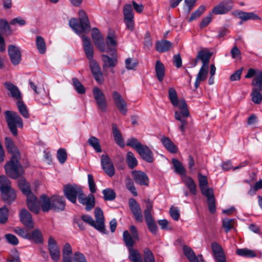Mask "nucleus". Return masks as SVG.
Listing matches in <instances>:
<instances>
[{"label": "nucleus", "mask_w": 262, "mask_h": 262, "mask_svg": "<svg viewBox=\"0 0 262 262\" xmlns=\"http://www.w3.org/2000/svg\"><path fill=\"white\" fill-rule=\"evenodd\" d=\"M5 145L8 152L12 155L10 161L5 165L6 172L9 177L16 179L24 173L23 168L18 161L20 157V154L10 138H5Z\"/></svg>", "instance_id": "1"}, {"label": "nucleus", "mask_w": 262, "mask_h": 262, "mask_svg": "<svg viewBox=\"0 0 262 262\" xmlns=\"http://www.w3.org/2000/svg\"><path fill=\"white\" fill-rule=\"evenodd\" d=\"M169 98L174 107H177L178 110L174 112L175 119L180 122L179 129L182 135H184L188 126L187 118L190 116L187 105L183 99L179 100L176 90L173 88L168 90Z\"/></svg>", "instance_id": "2"}, {"label": "nucleus", "mask_w": 262, "mask_h": 262, "mask_svg": "<svg viewBox=\"0 0 262 262\" xmlns=\"http://www.w3.org/2000/svg\"><path fill=\"white\" fill-rule=\"evenodd\" d=\"M80 24L76 18H72L69 21L70 27L78 35L83 32H88L90 30V25L85 12L83 10L79 11Z\"/></svg>", "instance_id": "3"}, {"label": "nucleus", "mask_w": 262, "mask_h": 262, "mask_svg": "<svg viewBox=\"0 0 262 262\" xmlns=\"http://www.w3.org/2000/svg\"><path fill=\"white\" fill-rule=\"evenodd\" d=\"M0 191L3 200L10 204L16 198L14 190L11 187V182L5 176H0Z\"/></svg>", "instance_id": "4"}, {"label": "nucleus", "mask_w": 262, "mask_h": 262, "mask_svg": "<svg viewBox=\"0 0 262 262\" xmlns=\"http://www.w3.org/2000/svg\"><path fill=\"white\" fill-rule=\"evenodd\" d=\"M5 116L11 133L13 135L16 136L17 135V127H23V122L21 118L17 113L9 111L5 112Z\"/></svg>", "instance_id": "5"}, {"label": "nucleus", "mask_w": 262, "mask_h": 262, "mask_svg": "<svg viewBox=\"0 0 262 262\" xmlns=\"http://www.w3.org/2000/svg\"><path fill=\"white\" fill-rule=\"evenodd\" d=\"M128 251V258L132 262H143L141 255L137 250L131 248ZM143 253L144 262H155L154 255L148 248H145Z\"/></svg>", "instance_id": "6"}, {"label": "nucleus", "mask_w": 262, "mask_h": 262, "mask_svg": "<svg viewBox=\"0 0 262 262\" xmlns=\"http://www.w3.org/2000/svg\"><path fill=\"white\" fill-rule=\"evenodd\" d=\"M63 192L66 198L72 203L75 204L77 201V198L82 192V189L76 185L67 184L63 187Z\"/></svg>", "instance_id": "7"}, {"label": "nucleus", "mask_w": 262, "mask_h": 262, "mask_svg": "<svg viewBox=\"0 0 262 262\" xmlns=\"http://www.w3.org/2000/svg\"><path fill=\"white\" fill-rule=\"evenodd\" d=\"M233 7L231 0H224L221 2L212 10V13L215 15H221L227 13Z\"/></svg>", "instance_id": "8"}, {"label": "nucleus", "mask_w": 262, "mask_h": 262, "mask_svg": "<svg viewBox=\"0 0 262 262\" xmlns=\"http://www.w3.org/2000/svg\"><path fill=\"white\" fill-rule=\"evenodd\" d=\"M93 94L99 109L102 112L106 111L107 104L103 92L98 87H94L93 89Z\"/></svg>", "instance_id": "9"}, {"label": "nucleus", "mask_w": 262, "mask_h": 262, "mask_svg": "<svg viewBox=\"0 0 262 262\" xmlns=\"http://www.w3.org/2000/svg\"><path fill=\"white\" fill-rule=\"evenodd\" d=\"M48 249L52 259L56 262L60 256V251L56 241L52 236H50L48 239Z\"/></svg>", "instance_id": "10"}, {"label": "nucleus", "mask_w": 262, "mask_h": 262, "mask_svg": "<svg viewBox=\"0 0 262 262\" xmlns=\"http://www.w3.org/2000/svg\"><path fill=\"white\" fill-rule=\"evenodd\" d=\"M112 98L118 110L122 114L125 115L127 111V104L120 94L116 91H113L112 93Z\"/></svg>", "instance_id": "11"}, {"label": "nucleus", "mask_w": 262, "mask_h": 262, "mask_svg": "<svg viewBox=\"0 0 262 262\" xmlns=\"http://www.w3.org/2000/svg\"><path fill=\"white\" fill-rule=\"evenodd\" d=\"M92 37L94 43L97 48L101 52L105 51V44L104 39L99 30L96 28H94L92 30Z\"/></svg>", "instance_id": "12"}, {"label": "nucleus", "mask_w": 262, "mask_h": 262, "mask_svg": "<svg viewBox=\"0 0 262 262\" xmlns=\"http://www.w3.org/2000/svg\"><path fill=\"white\" fill-rule=\"evenodd\" d=\"M101 164L103 170L110 177L115 174V167L111 159L106 155L101 156Z\"/></svg>", "instance_id": "13"}, {"label": "nucleus", "mask_w": 262, "mask_h": 262, "mask_svg": "<svg viewBox=\"0 0 262 262\" xmlns=\"http://www.w3.org/2000/svg\"><path fill=\"white\" fill-rule=\"evenodd\" d=\"M129 206L136 221L142 222L143 218L141 207L134 199H129Z\"/></svg>", "instance_id": "14"}, {"label": "nucleus", "mask_w": 262, "mask_h": 262, "mask_svg": "<svg viewBox=\"0 0 262 262\" xmlns=\"http://www.w3.org/2000/svg\"><path fill=\"white\" fill-rule=\"evenodd\" d=\"M95 217L96 219V230L102 233H106L104 223V216L102 210L100 208L95 209Z\"/></svg>", "instance_id": "15"}, {"label": "nucleus", "mask_w": 262, "mask_h": 262, "mask_svg": "<svg viewBox=\"0 0 262 262\" xmlns=\"http://www.w3.org/2000/svg\"><path fill=\"white\" fill-rule=\"evenodd\" d=\"M8 51L12 63L14 65L19 63L21 59L19 49L14 45H10L8 47Z\"/></svg>", "instance_id": "16"}, {"label": "nucleus", "mask_w": 262, "mask_h": 262, "mask_svg": "<svg viewBox=\"0 0 262 262\" xmlns=\"http://www.w3.org/2000/svg\"><path fill=\"white\" fill-rule=\"evenodd\" d=\"M78 200L81 204L85 206V209L88 211L92 210L95 206V198L92 194L85 196L82 192L79 195Z\"/></svg>", "instance_id": "17"}, {"label": "nucleus", "mask_w": 262, "mask_h": 262, "mask_svg": "<svg viewBox=\"0 0 262 262\" xmlns=\"http://www.w3.org/2000/svg\"><path fill=\"white\" fill-rule=\"evenodd\" d=\"M132 177L135 182L140 185L148 186L149 179L146 174L140 170H133L132 172Z\"/></svg>", "instance_id": "18"}, {"label": "nucleus", "mask_w": 262, "mask_h": 262, "mask_svg": "<svg viewBox=\"0 0 262 262\" xmlns=\"http://www.w3.org/2000/svg\"><path fill=\"white\" fill-rule=\"evenodd\" d=\"M19 218L21 222L27 227L33 229L34 223L32 215L26 209L21 210L19 213Z\"/></svg>", "instance_id": "19"}, {"label": "nucleus", "mask_w": 262, "mask_h": 262, "mask_svg": "<svg viewBox=\"0 0 262 262\" xmlns=\"http://www.w3.org/2000/svg\"><path fill=\"white\" fill-rule=\"evenodd\" d=\"M52 210L56 212L63 211L65 208V200L62 196L51 197Z\"/></svg>", "instance_id": "20"}, {"label": "nucleus", "mask_w": 262, "mask_h": 262, "mask_svg": "<svg viewBox=\"0 0 262 262\" xmlns=\"http://www.w3.org/2000/svg\"><path fill=\"white\" fill-rule=\"evenodd\" d=\"M137 152L141 156V157L145 161L151 163L154 161V154L149 148L146 145H142L137 150Z\"/></svg>", "instance_id": "21"}, {"label": "nucleus", "mask_w": 262, "mask_h": 262, "mask_svg": "<svg viewBox=\"0 0 262 262\" xmlns=\"http://www.w3.org/2000/svg\"><path fill=\"white\" fill-rule=\"evenodd\" d=\"M27 204L28 207L32 212L37 214L39 212V201L32 193L27 196Z\"/></svg>", "instance_id": "22"}, {"label": "nucleus", "mask_w": 262, "mask_h": 262, "mask_svg": "<svg viewBox=\"0 0 262 262\" xmlns=\"http://www.w3.org/2000/svg\"><path fill=\"white\" fill-rule=\"evenodd\" d=\"M211 249L216 262H226L223 249L219 244L216 242L212 243Z\"/></svg>", "instance_id": "23"}, {"label": "nucleus", "mask_w": 262, "mask_h": 262, "mask_svg": "<svg viewBox=\"0 0 262 262\" xmlns=\"http://www.w3.org/2000/svg\"><path fill=\"white\" fill-rule=\"evenodd\" d=\"M83 47L86 57L91 60L93 58L94 49L90 38L85 35L82 36Z\"/></svg>", "instance_id": "24"}, {"label": "nucleus", "mask_w": 262, "mask_h": 262, "mask_svg": "<svg viewBox=\"0 0 262 262\" xmlns=\"http://www.w3.org/2000/svg\"><path fill=\"white\" fill-rule=\"evenodd\" d=\"M253 86L251 97L252 101L255 104H259L262 101V83L252 85Z\"/></svg>", "instance_id": "25"}, {"label": "nucleus", "mask_w": 262, "mask_h": 262, "mask_svg": "<svg viewBox=\"0 0 262 262\" xmlns=\"http://www.w3.org/2000/svg\"><path fill=\"white\" fill-rule=\"evenodd\" d=\"M255 76L252 81V85L262 83V71L258 69H250L248 70L245 78H250Z\"/></svg>", "instance_id": "26"}, {"label": "nucleus", "mask_w": 262, "mask_h": 262, "mask_svg": "<svg viewBox=\"0 0 262 262\" xmlns=\"http://www.w3.org/2000/svg\"><path fill=\"white\" fill-rule=\"evenodd\" d=\"M40 208L43 212L52 210L51 198H50L45 194L41 195L39 199V209Z\"/></svg>", "instance_id": "27"}, {"label": "nucleus", "mask_w": 262, "mask_h": 262, "mask_svg": "<svg viewBox=\"0 0 262 262\" xmlns=\"http://www.w3.org/2000/svg\"><path fill=\"white\" fill-rule=\"evenodd\" d=\"M160 141L164 147L169 152L171 153H176L178 151V148L173 143V142L168 137H162Z\"/></svg>", "instance_id": "28"}, {"label": "nucleus", "mask_w": 262, "mask_h": 262, "mask_svg": "<svg viewBox=\"0 0 262 262\" xmlns=\"http://www.w3.org/2000/svg\"><path fill=\"white\" fill-rule=\"evenodd\" d=\"M208 66H202L196 78L194 86L197 89L200 85V82L204 81L207 78V75L208 74Z\"/></svg>", "instance_id": "29"}, {"label": "nucleus", "mask_w": 262, "mask_h": 262, "mask_svg": "<svg viewBox=\"0 0 262 262\" xmlns=\"http://www.w3.org/2000/svg\"><path fill=\"white\" fill-rule=\"evenodd\" d=\"M234 14L243 21H247L249 19H260L259 16L253 12L237 11L235 12Z\"/></svg>", "instance_id": "30"}, {"label": "nucleus", "mask_w": 262, "mask_h": 262, "mask_svg": "<svg viewBox=\"0 0 262 262\" xmlns=\"http://www.w3.org/2000/svg\"><path fill=\"white\" fill-rule=\"evenodd\" d=\"M172 47V43L166 40H158L156 43V49L159 52L168 51Z\"/></svg>", "instance_id": "31"}, {"label": "nucleus", "mask_w": 262, "mask_h": 262, "mask_svg": "<svg viewBox=\"0 0 262 262\" xmlns=\"http://www.w3.org/2000/svg\"><path fill=\"white\" fill-rule=\"evenodd\" d=\"M28 240L33 241L36 244H40L43 242V237L41 231L38 229H35L30 232Z\"/></svg>", "instance_id": "32"}, {"label": "nucleus", "mask_w": 262, "mask_h": 262, "mask_svg": "<svg viewBox=\"0 0 262 262\" xmlns=\"http://www.w3.org/2000/svg\"><path fill=\"white\" fill-rule=\"evenodd\" d=\"M107 52L114 51L117 46L116 36L113 32H109L106 39Z\"/></svg>", "instance_id": "33"}, {"label": "nucleus", "mask_w": 262, "mask_h": 262, "mask_svg": "<svg viewBox=\"0 0 262 262\" xmlns=\"http://www.w3.org/2000/svg\"><path fill=\"white\" fill-rule=\"evenodd\" d=\"M155 70L157 77L160 82H162L165 76V67L159 60L156 61Z\"/></svg>", "instance_id": "34"}, {"label": "nucleus", "mask_w": 262, "mask_h": 262, "mask_svg": "<svg viewBox=\"0 0 262 262\" xmlns=\"http://www.w3.org/2000/svg\"><path fill=\"white\" fill-rule=\"evenodd\" d=\"M183 182L189 190L190 193L193 195L196 194V184L194 181L190 177H185L183 179Z\"/></svg>", "instance_id": "35"}, {"label": "nucleus", "mask_w": 262, "mask_h": 262, "mask_svg": "<svg viewBox=\"0 0 262 262\" xmlns=\"http://www.w3.org/2000/svg\"><path fill=\"white\" fill-rule=\"evenodd\" d=\"M5 85L7 89L10 91L12 97L18 100L20 98V92L15 85L9 82H6Z\"/></svg>", "instance_id": "36"}, {"label": "nucleus", "mask_w": 262, "mask_h": 262, "mask_svg": "<svg viewBox=\"0 0 262 262\" xmlns=\"http://www.w3.org/2000/svg\"><path fill=\"white\" fill-rule=\"evenodd\" d=\"M211 54L209 52L204 51H200L197 55V60H201L202 62V66H209V59Z\"/></svg>", "instance_id": "37"}, {"label": "nucleus", "mask_w": 262, "mask_h": 262, "mask_svg": "<svg viewBox=\"0 0 262 262\" xmlns=\"http://www.w3.org/2000/svg\"><path fill=\"white\" fill-rule=\"evenodd\" d=\"M113 134L116 143L120 147H124V142L120 131L115 124H113Z\"/></svg>", "instance_id": "38"}, {"label": "nucleus", "mask_w": 262, "mask_h": 262, "mask_svg": "<svg viewBox=\"0 0 262 262\" xmlns=\"http://www.w3.org/2000/svg\"><path fill=\"white\" fill-rule=\"evenodd\" d=\"M0 30L7 36L11 35L13 32L8 21L3 18L0 19Z\"/></svg>", "instance_id": "39"}, {"label": "nucleus", "mask_w": 262, "mask_h": 262, "mask_svg": "<svg viewBox=\"0 0 262 262\" xmlns=\"http://www.w3.org/2000/svg\"><path fill=\"white\" fill-rule=\"evenodd\" d=\"M146 208L144 211V214L145 220L146 222H147L154 220V219L151 213L152 210V204L150 201H149V200L146 201Z\"/></svg>", "instance_id": "40"}, {"label": "nucleus", "mask_w": 262, "mask_h": 262, "mask_svg": "<svg viewBox=\"0 0 262 262\" xmlns=\"http://www.w3.org/2000/svg\"><path fill=\"white\" fill-rule=\"evenodd\" d=\"M18 185L19 189L27 196H28V195H30V194H32L28 183L25 179H20L18 181Z\"/></svg>", "instance_id": "41"}, {"label": "nucleus", "mask_w": 262, "mask_h": 262, "mask_svg": "<svg viewBox=\"0 0 262 262\" xmlns=\"http://www.w3.org/2000/svg\"><path fill=\"white\" fill-rule=\"evenodd\" d=\"M172 163L174 168V171L182 176H185V169L182 164L177 159H173Z\"/></svg>", "instance_id": "42"}, {"label": "nucleus", "mask_w": 262, "mask_h": 262, "mask_svg": "<svg viewBox=\"0 0 262 262\" xmlns=\"http://www.w3.org/2000/svg\"><path fill=\"white\" fill-rule=\"evenodd\" d=\"M123 238L128 249L132 248L135 244V240L127 230H125L123 232Z\"/></svg>", "instance_id": "43"}, {"label": "nucleus", "mask_w": 262, "mask_h": 262, "mask_svg": "<svg viewBox=\"0 0 262 262\" xmlns=\"http://www.w3.org/2000/svg\"><path fill=\"white\" fill-rule=\"evenodd\" d=\"M102 60L104 62V67H114L117 62L116 57L111 58L105 54L102 55Z\"/></svg>", "instance_id": "44"}, {"label": "nucleus", "mask_w": 262, "mask_h": 262, "mask_svg": "<svg viewBox=\"0 0 262 262\" xmlns=\"http://www.w3.org/2000/svg\"><path fill=\"white\" fill-rule=\"evenodd\" d=\"M36 45L40 54H43L46 51V43L44 39L41 36H37L36 39Z\"/></svg>", "instance_id": "45"}, {"label": "nucleus", "mask_w": 262, "mask_h": 262, "mask_svg": "<svg viewBox=\"0 0 262 262\" xmlns=\"http://www.w3.org/2000/svg\"><path fill=\"white\" fill-rule=\"evenodd\" d=\"M124 19L134 18L133 7L130 4H125L123 9Z\"/></svg>", "instance_id": "46"}, {"label": "nucleus", "mask_w": 262, "mask_h": 262, "mask_svg": "<svg viewBox=\"0 0 262 262\" xmlns=\"http://www.w3.org/2000/svg\"><path fill=\"white\" fill-rule=\"evenodd\" d=\"M16 105L20 114L24 118L27 119L29 118L30 117V115L26 104L21 100H19L17 102Z\"/></svg>", "instance_id": "47"}, {"label": "nucleus", "mask_w": 262, "mask_h": 262, "mask_svg": "<svg viewBox=\"0 0 262 262\" xmlns=\"http://www.w3.org/2000/svg\"><path fill=\"white\" fill-rule=\"evenodd\" d=\"M236 253L239 256L246 257H254L256 256L254 251L247 248L238 249L236 250Z\"/></svg>", "instance_id": "48"}, {"label": "nucleus", "mask_w": 262, "mask_h": 262, "mask_svg": "<svg viewBox=\"0 0 262 262\" xmlns=\"http://www.w3.org/2000/svg\"><path fill=\"white\" fill-rule=\"evenodd\" d=\"M88 143L94 148L97 152H101L102 150L98 139L95 137H90L88 141Z\"/></svg>", "instance_id": "49"}, {"label": "nucleus", "mask_w": 262, "mask_h": 262, "mask_svg": "<svg viewBox=\"0 0 262 262\" xmlns=\"http://www.w3.org/2000/svg\"><path fill=\"white\" fill-rule=\"evenodd\" d=\"M126 162L130 169H133L138 164V161L134 155L130 151H128L126 156Z\"/></svg>", "instance_id": "50"}, {"label": "nucleus", "mask_w": 262, "mask_h": 262, "mask_svg": "<svg viewBox=\"0 0 262 262\" xmlns=\"http://www.w3.org/2000/svg\"><path fill=\"white\" fill-rule=\"evenodd\" d=\"M30 229L31 228L28 227H27V228L16 227L14 229V231L16 234L21 237L22 238L28 239L29 235L30 232Z\"/></svg>", "instance_id": "51"}, {"label": "nucleus", "mask_w": 262, "mask_h": 262, "mask_svg": "<svg viewBox=\"0 0 262 262\" xmlns=\"http://www.w3.org/2000/svg\"><path fill=\"white\" fill-rule=\"evenodd\" d=\"M73 85L78 94H82L85 93V89L79 80L76 78L72 79Z\"/></svg>", "instance_id": "52"}, {"label": "nucleus", "mask_w": 262, "mask_h": 262, "mask_svg": "<svg viewBox=\"0 0 262 262\" xmlns=\"http://www.w3.org/2000/svg\"><path fill=\"white\" fill-rule=\"evenodd\" d=\"M104 199L106 201H112L116 198V193L114 190L111 188H106L102 191Z\"/></svg>", "instance_id": "53"}, {"label": "nucleus", "mask_w": 262, "mask_h": 262, "mask_svg": "<svg viewBox=\"0 0 262 262\" xmlns=\"http://www.w3.org/2000/svg\"><path fill=\"white\" fill-rule=\"evenodd\" d=\"M125 185L126 188L134 195H137V192L134 186V184L132 180L129 178H127L125 179Z\"/></svg>", "instance_id": "54"}, {"label": "nucleus", "mask_w": 262, "mask_h": 262, "mask_svg": "<svg viewBox=\"0 0 262 262\" xmlns=\"http://www.w3.org/2000/svg\"><path fill=\"white\" fill-rule=\"evenodd\" d=\"M126 145L135 148L137 151L140 148L142 144L135 138L129 139L127 141Z\"/></svg>", "instance_id": "55"}, {"label": "nucleus", "mask_w": 262, "mask_h": 262, "mask_svg": "<svg viewBox=\"0 0 262 262\" xmlns=\"http://www.w3.org/2000/svg\"><path fill=\"white\" fill-rule=\"evenodd\" d=\"M57 157L61 164H63L67 158L66 150L63 148H60L58 150Z\"/></svg>", "instance_id": "56"}, {"label": "nucleus", "mask_w": 262, "mask_h": 262, "mask_svg": "<svg viewBox=\"0 0 262 262\" xmlns=\"http://www.w3.org/2000/svg\"><path fill=\"white\" fill-rule=\"evenodd\" d=\"M205 7H204V6H200L199 7V8L191 14V16L189 19V21H191L194 19H196V18L199 17V16H200L205 11Z\"/></svg>", "instance_id": "57"}, {"label": "nucleus", "mask_w": 262, "mask_h": 262, "mask_svg": "<svg viewBox=\"0 0 262 262\" xmlns=\"http://www.w3.org/2000/svg\"><path fill=\"white\" fill-rule=\"evenodd\" d=\"M234 220L233 219H225L223 221V226L226 232H228L233 227Z\"/></svg>", "instance_id": "58"}, {"label": "nucleus", "mask_w": 262, "mask_h": 262, "mask_svg": "<svg viewBox=\"0 0 262 262\" xmlns=\"http://www.w3.org/2000/svg\"><path fill=\"white\" fill-rule=\"evenodd\" d=\"M8 216V209L6 207H3L0 209V223L4 224L5 223Z\"/></svg>", "instance_id": "59"}, {"label": "nucleus", "mask_w": 262, "mask_h": 262, "mask_svg": "<svg viewBox=\"0 0 262 262\" xmlns=\"http://www.w3.org/2000/svg\"><path fill=\"white\" fill-rule=\"evenodd\" d=\"M17 24L19 26H24L26 24V21L20 16L14 18L10 21V25H11L15 26Z\"/></svg>", "instance_id": "60"}, {"label": "nucleus", "mask_w": 262, "mask_h": 262, "mask_svg": "<svg viewBox=\"0 0 262 262\" xmlns=\"http://www.w3.org/2000/svg\"><path fill=\"white\" fill-rule=\"evenodd\" d=\"M201 192L202 194L207 197V200L209 199H213V191L212 189L208 188L207 187L201 189Z\"/></svg>", "instance_id": "61"}, {"label": "nucleus", "mask_w": 262, "mask_h": 262, "mask_svg": "<svg viewBox=\"0 0 262 262\" xmlns=\"http://www.w3.org/2000/svg\"><path fill=\"white\" fill-rule=\"evenodd\" d=\"M88 184L90 188V190L91 193H94L96 192V187L94 182L93 177L92 174H89L88 175Z\"/></svg>", "instance_id": "62"}, {"label": "nucleus", "mask_w": 262, "mask_h": 262, "mask_svg": "<svg viewBox=\"0 0 262 262\" xmlns=\"http://www.w3.org/2000/svg\"><path fill=\"white\" fill-rule=\"evenodd\" d=\"M137 65L136 60L128 58L125 60V67L128 70H133Z\"/></svg>", "instance_id": "63"}, {"label": "nucleus", "mask_w": 262, "mask_h": 262, "mask_svg": "<svg viewBox=\"0 0 262 262\" xmlns=\"http://www.w3.org/2000/svg\"><path fill=\"white\" fill-rule=\"evenodd\" d=\"M73 262H87V260L82 253L77 252L74 255Z\"/></svg>", "instance_id": "64"}]
</instances>
